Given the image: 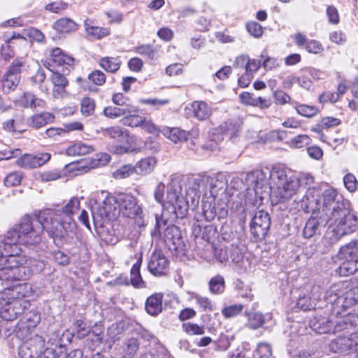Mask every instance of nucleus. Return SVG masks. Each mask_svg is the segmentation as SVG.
Instances as JSON below:
<instances>
[{
    "instance_id": "obj_59",
    "label": "nucleus",
    "mask_w": 358,
    "mask_h": 358,
    "mask_svg": "<svg viewBox=\"0 0 358 358\" xmlns=\"http://www.w3.org/2000/svg\"><path fill=\"white\" fill-rule=\"evenodd\" d=\"M311 139L308 135L301 134L291 140L290 145L294 148H301L309 145Z\"/></svg>"
},
{
    "instance_id": "obj_64",
    "label": "nucleus",
    "mask_w": 358,
    "mask_h": 358,
    "mask_svg": "<svg viewBox=\"0 0 358 358\" xmlns=\"http://www.w3.org/2000/svg\"><path fill=\"white\" fill-rule=\"evenodd\" d=\"M88 79L94 84L101 86L106 82V75L99 70L93 71L88 75Z\"/></svg>"
},
{
    "instance_id": "obj_1",
    "label": "nucleus",
    "mask_w": 358,
    "mask_h": 358,
    "mask_svg": "<svg viewBox=\"0 0 358 358\" xmlns=\"http://www.w3.org/2000/svg\"><path fill=\"white\" fill-rule=\"evenodd\" d=\"M80 206L79 199L73 197L61 209H45L35 214V217L25 215L8 231V237L11 241L17 240L23 245H32L41 241V233L45 230L56 244H61L76 233L73 215Z\"/></svg>"
},
{
    "instance_id": "obj_44",
    "label": "nucleus",
    "mask_w": 358,
    "mask_h": 358,
    "mask_svg": "<svg viewBox=\"0 0 358 358\" xmlns=\"http://www.w3.org/2000/svg\"><path fill=\"white\" fill-rule=\"evenodd\" d=\"M341 275H350L358 271V262L355 260L344 259L338 269Z\"/></svg>"
},
{
    "instance_id": "obj_53",
    "label": "nucleus",
    "mask_w": 358,
    "mask_h": 358,
    "mask_svg": "<svg viewBox=\"0 0 358 358\" xmlns=\"http://www.w3.org/2000/svg\"><path fill=\"white\" fill-rule=\"evenodd\" d=\"M95 106V101L93 99L85 97L81 101L80 111L83 115L88 117L93 114Z\"/></svg>"
},
{
    "instance_id": "obj_36",
    "label": "nucleus",
    "mask_w": 358,
    "mask_h": 358,
    "mask_svg": "<svg viewBox=\"0 0 358 358\" xmlns=\"http://www.w3.org/2000/svg\"><path fill=\"white\" fill-rule=\"evenodd\" d=\"M99 64L106 72L113 73L119 70L122 62L118 57H104L99 59Z\"/></svg>"
},
{
    "instance_id": "obj_34",
    "label": "nucleus",
    "mask_w": 358,
    "mask_h": 358,
    "mask_svg": "<svg viewBox=\"0 0 358 358\" xmlns=\"http://www.w3.org/2000/svg\"><path fill=\"white\" fill-rule=\"evenodd\" d=\"M323 211H327L332 205L333 207L336 206L338 201L344 202L341 196H338L336 190L333 188L326 189L323 192Z\"/></svg>"
},
{
    "instance_id": "obj_4",
    "label": "nucleus",
    "mask_w": 358,
    "mask_h": 358,
    "mask_svg": "<svg viewBox=\"0 0 358 358\" xmlns=\"http://www.w3.org/2000/svg\"><path fill=\"white\" fill-rule=\"evenodd\" d=\"M328 222L334 226L332 232L337 239L355 232L358 229V219L351 214L345 202H337L331 210Z\"/></svg>"
},
{
    "instance_id": "obj_27",
    "label": "nucleus",
    "mask_w": 358,
    "mask_h": 358,
    "mask_svg": "<svg viewBox=\"0 0 358 358\" xmlns=\"http://www.w3.org/2000/svg\"><path fill=\"white\" fill-rule=\"evenodd\" d=\"M339 256L343 259H351L358 262V239L352 240L339 250Z\"/></svg>"
},
{
    "instance_id": "obj_56",
    "label": "nucleus",
    "mask_w": 358,
    "mask_h": 358,
    "mask_svg": "<svg viewBox=\"0 0 358 358\" xmlns=\"http://www.w3.org/2000/svg\"><path fill=\"white\" fill-rule=\"evenodd\" d=\"M213 177L209 176H202L198 177V197L199 199L201 194H206L207 192L209 191V185L212 184Z\"/></svg>"
},
{
    "instance_id": "obj_22",
    "label": "nucleus",
    "mask_w": 358,
    "mask_h": 358,
    "mask_svg": "<svg viewBox=\"0 0 358 358\" xmlns=\"http://www.w3.org/2000/svg\"><path fill=\"white\" fill-rule=\"evenodd\" d=\"M321 72L313 68H308L302 70L301 76H298L299 85L307 90H310L313 86L314 80H317L320 78Z\"/></svg>"
},
{
    "instance_id": "obj_31",
    "label": "nucleus",
    "mask_w": 358,
    "mask_h": 358,
    "mask_svg": "<svg viewBox=\"0 0 358 358\" xmlns=\"http://www.w3.org/2000/svg\"><path fill=\"white\" fill-rule=\"evenodd\" d=\"M185 190L186 196L191 200L193 205L199 203L198 197V177L197 178H187L185 181Z\"/></svg>"
},
{
    "instance_id": "obj_12",
    "label": "nucleus",
    "mask_w": 358,
    "mask_h": 358,
    "mask_svg": "<svg viewBox=\"0 0 358 358\" xmlns=\"http://www.w3.org/2000/svg\"><path fill=\"white\" fill-rule=\"evenodd\" d=\"M164 238L171 250L184 254L186 245L182 240L181 231L178 227L173 224L168 225L164 229Z\"/></svg>"
},
{
    "instance_id": "obj_9",
    "label": "nucleus",
    "mask_w": 358,
    "mask_h": 358,
    "mask_svg": "<svg viewBox=\"0 0 358 358\" xmlns=\"http://www.w3.org/2000/svg\"><path fill=\"white\" fill-rule=\"evenodd\" d=\"M3 266L0 268V280L10 282L24 280L30 275L28 267L22 265H12L8 262H0Z\"/></svg>"
},
{
    "instance_id": "obj_63",
    "label": "nucleus",
    "mask_w": 358,
    "mask_h": 358,
    "mask_svg": "<svg viewBox=\"0 0 358 358\" xmlns=\"http://www.w3.org/2000/svg\"><path fill=\"white\" fill-rule=\"evenodd\" d=\"M343 183L350 192H355L358 187V181L352 173H348L344 176Z\"/></svg>"
},
{
    "instance_id": "obj_10",
    "label": "nucleus",
    "mask_w": 358,
    "mask_h": 358,
    "mask_svg": "<svg viewBox=\"0 0 358 358\" xmlns=\"http://www.w3.org/2000/svg\"><path fill=\"white\" fill-rule=\"evenodd\" d=\"M271 226V219L268 213L264 210L255 213L250 222V230L256 240L265 238Z\"/></svg>"
},
{
    "instance_id": "obj_25",
    "label": "nucleus",
    "mask_w": 358,
    "mask_h": 358,
    "mask_svg": "<svg viewBox=\"0 0 358 358\" xmlns=\"http://www.w3.org/2000/svg\"><path fill=\"white\" fill-rule=\"evenodd\" d=\"M85 31L88 37L93 39H101L110 34V29L93 25L90 19L84 22Z\"/></svg>"
},
{
    "instance_id": "obj_30",
    "label": "nucleus",
    "mask_w": 358,
    "mask_h": 358,
    "mask_svg": "<svg viewBox=\"0 0 358 358\" xmlns=\"http://www.w3.org/2000/svg\"><path fill=\"white\" fill-rule=\"evenodd\" d=\"M230 210L232 217L237 220L241 228H243L246 222V212L242 202L239 200L233 201Z\"/></svg>"
},
{
    "instance_id": "obj_47",
    "label": "nucleus",
    "mask_w": 358,
    "mask_h": 358,
    "mask_svg": "<svg viewBox=\"0 0 358 358\" xmlns=\"http://www.w3.org/2000/svg\"><path fill=\"white\" fill-rule=\"evenodd\" d=\"M28 68V62L26 57H17L10 64L8 70L14 74L20 76L22 71Z\"/></svg>"
},
{
    "instance_id": "obj_55",
    "label": "nucleus",
    "mask_w": 358,
    "mask_h": 358,
    "mask_svg": "<svg viewBox=\"0 0 358 358\" xmlns=\"http://www.w3.org/2000/svg\"><path fill=\"white\" fill-rule=\"evenodd\" d=\"M222 129L226 134L233 137L236 136L239 131L241 123L237 120H229L223 124Z\"/></svg>"
},
{
    "instance_id": "obj_50",
    "label": "nucleus",
    "mask_w": 358,
    "mask_h": 358,
    "mask_svg": "<svg viewBox=\"0 0 358 358\" xmlns=\"http://www.w3.org/2000/svg\"><path fill=\"white\" fill-rule=\"evenodd\" d=\"M31 82L33 85H38L39 90L43 93L48 92V87L43 85V83L45 80V73L43 69H39L36 73L31 77Z\"/></svg>"
},
{
    "instance_id": "obj_23",
    "label": "nucleus",
    "mask_w": 358,
    "mask_h": 358,
    "mask_svg": "<svg viewBox=\"0 0 358 358\" xmlns=\"http://www.w3.org/2000/svg\"><path fill=\"white\" fill-rule=\"evenodd\" d=\"M51 81L54 85L53 96L55 98L62 97L66 94V87L69 82L66 78L62 73L52 70Z\"/></svg>"
},
{
    "instance_id": "obj_32",
    "label": "nucleus",
    "mask_w": 358,
    "mask_h": 358,
    "mask_svg": "<svg viewBox=\"0 0 358 358\" xmlns=\"http://www.w3.org/2000/svg\"><path fill=\"white\" fill-rule=\"evenodd\" d=\"M157 160L155 157H148L140 160L135 166L136 173L145 176L151 173L155 165Z\"/></svg>"
},
{
    "instance_id": "obj_8",
    "label": "nucleus",
    "mask_w": 358,
    "mask_h": 358,
    "mask_svg": "<svg viewBox=\"0 0 358 358\" xmlns=\"http://www.w3.org/2000/svg\"><path fill=\"white\" fill-rule=\"evenodd\" d=\"M120 213L117 196H107L96 209L91 208L92 218L94 226H102L103 219L116 220Z\"/></svg>"
},
{
    "instance_id": "obj_37",
    "label": "nucleus",
    "mask_w": 358,
    "mask_h": 358,
    "mask_svg": "<svg viewBox=\"0 0 358 358\" xmlns=\"http://www.w3.org/2000/svg\"><path fill=\"white\" fill-rule=\"evenodd\" d=\"M53 28L59 33H69L77 30V24L69 18H61L54 23Z\"/></svg>"
},
{
    "instance_id": "obj_39",
    "label": "nucleus",
    "mask_w": 358,
    "mask_h": 358,
    "mask_svg": "<svg viewBox=\"0 0 358 358\" xmlns=\"http://www.w3.org/2000/svg\"><path fill=\"white\" fill-rule=\"evenodd\" d=\"M208 289L213 294H221L225 289V280L223 276L217 275L208 282Z\"/></svg>"
},
{
    "instance_id": "obj_58",
    "label": "nucleus",
    "mask_w": 358,
    "mask_h": 358,
    "mask_svg": "<svg viewBox=\"0 0 358 358\" xmlns=\"http://www.w3.org/2000/svg\"><path fill=\"white\" fill-rule=\"evenodd\" d=\"M243 310V305L234 304L223 308L221 312L225 318H230L238 315Z\"/></svg>"
},
{
    "instance_id": "obj_5",
    "label": "nucleus",
    "mask_w": 358,
    "mask_h": 358,
    "mask_svg": "<svg viewBox=\"0 0 358 358\" xmlns=\"http://www.w3.org/2000/svg\"><path fill=\"white\" fill-rule=\"evenodd\" d=\"M310 328L317 334H334L346 331L349 332L352 328V324L348 317H343L338 321L333 327V322L327 313H317L309 322Z\"/></svg>"
},
{
    "instance_id": "obj_6",
    "label": "nucleus",
    "mask_w": 358,
    "mask_h": 358,
    "mask_svg": "<svg viewBox=\"0 0 358 358\" xmlns=\"http://www.w3.org/2000/svg\"><path fill=\"white\" fill-rule=\"evenodd\" d=\"M117 201L120 213L125 217L134 219L139 227L148 224V216L138 203V199L131 194L120 193L117 194Z\"/></svg>"
},
{
    "instance_id": "obj_51",
    "label": "nucleus",
    "mask_w": 358,
    "mask_h": 358,
    "mask_svg": "<svg viewBox=\"0 0 358 358\" xmlns=\"http://www.w3.org/2000/svg\"><path fill=\"white\" fill-rule=\"evenodd\" d=\"M264 323V319L262 314L259 313H251L248 314L247 326L252 329H257L261 327Z\"/></svg>"
},
{
    "instance_id": "obj_13",
    "label": "nucleus",
    "mask_w": 358,
    "mask_h": 358,
    "mask_svg": "<svg viewBox=\"0 0 358 358\" xmlns=\"http://www.w3.org/2000/svg\"><path fill=\"white\" fill-rule=\"evenodd\" d=\"M51 155L48 152L38 153L37 155L24 154L17 158L15 164L17 166L31 169L40 167L50 159Z\"/></svg>"
},
{
    "instance_id": "obj_61",
    "label": "nucleus",
    "mask_w": 358,
    "mask_h": 358,
    "mask_svg": "<svg viewBox=\"0 0 358 358\" xmlns=\"http://www.w3.org/2000/svg\"><path fill=\"white\" fill-rule=\"evenodd\" d=\"M273 97L274 103L276 105H285L286 103H290L292 99L290 96L283 92L282 90H277L273 92Z\"/></svg>"
},
{
    "instance_id": "obj_24",
    "label": "nucleus",
    "mask_w": 358,
    "mask_h": 358,
    "mask_svg": "<svg viewBox=\"0 0 358 358\" xmlns=\"http://www.w3.org/2000/svg\"><path fill=\"white\" fill-rule=\"evenodd\" d=\"M49 59L55 66L62 65L73 66L75 62L73 57L65 54L59 48H55L51 50Z\"/></svg>"
},
{
    "instance_id": "obj_38",
    "label": "nucleus",
    "mask_w": 358,
    "mask_h": 358,
    "mask_svg": "<svg viewBox=\"0 0 358 358\" xmlns=\"http://www.w3.org/2000/svg\"><path fill=\"white\" fill-rule=\"evenodd\" d=\"M93 150L92 145L78 142L70 145L66 149V154L70 156L85 155L91 153Z\"/></svg>"
},
{
    "instance_id": "obj_20",
    "label": "nucleus",
    "mask_w": 358,
    "mask_h": 358,
    "mask_svg": "<svg viewBox=\"0 0 358 358\" xmlns=\"http://www.w3.org/2000/svg\"><path fill=\"white\" fill-rule=\"evenodd\" d=\"M18 103L20 106L26 108L43 109L46 107L45 100L38 98L31 92H24L18 99Z\"/></svg>"
},
{
    "instance_id": "obj_60",
    "label": "nucleus",
    "mask_w": 358,
    "mask_h": 358,
    "mask_svg": "<svg viewBox=\"0 0 358 358\" xmlns=\"http://www.w3.org/2000/svg\"><path fill=\"white\" fill-rule=\"evenodd\" d=\"M183 330L189 335H202L205 332L204 326H199L194 323H185L182 324Z\"/></svg>"
},
{
    "instance_id": "obj_49",
    "label": "nucleus",
    "mask_w": 358,
    "mask_h": 358,
    "mask_svg": "<svg viewBox=\"0 0 358 358\" xmlns=\"http://www.w3.org/2000/svg\"><path fill=\"white\" fill-rule=\"evenodd\" d=\"M294 108L299 115L308 118L315 116L319 113V109L314 106L299 104L295 105Z\"/></svg>"
},
{
    "instance_id": "obj_33",
    "label": "nucleus",
    "mask_w": 358,
    "mask_h": 358,
    "mask_svg": "<svg viewBox=\"0 0 358 358\" xmlns=\"http://www.w3.org/2000/svg\"><path fill=\"white\" fill-rule=\"evenodd\" d=\"M20 80V76L9 72L7 69L2 78V87L4 92L9 93L14 90L18 85Z\"/></svg>"
},
{
    "instance_id": "obj_18",
    "label": "nucleus",
    "mask_w": 358,
    "mask_h": 358,
    "mask_svg": "<svg viewBox=\"0 0 358 358\" xmlns=\"http://www.w3.org/2000/svg\"><path fill=\"white\" fill-rule=\"evenodd\" d=\"M324 299L331 304V310L336 315L341 314V311L350 306V303L345 301L346 298L338 296L333 290H327L324 295Z\"/></svg>"
},
{
    "instance_id": "obj_62",
    "label": "nucleus",
    "mask_w": 358,
    "mask_h": 358,
    "mask_svg": "<svg viewBox=\"0 0 358 358\" xmlns=\"http://www.w3.org/2000/svg\"><path fill=\"white\" fill-rule=\"evenodd\" d=\"M296 306L299 309L306 311L310 310L311 308H315V303H313L311 299L308 296L303 294V296H299L296 302Z\"/></svg>"
},
{
    "instance_id": "obj_17",
    "label": "nucleus",
    "mask_w": 358,
    "mask_h": 358,
    "mask_svg": "<svg viewBox=\"0 0 358 358\" xmlns=\"http://www.w3.org/2000/svg\"><path fill=\"white\" fill-rule=\"evenodd\" d=\"M23 311L24 307L21 301L12 299L11 301H7L3 306L1 307L0 316L4 320L12 321L23 313Z\"/></svg>"
},
{
    "instance_id": "obj_41",
    "label": "nucleus",
    "mask_w": 358,
    "mask_h": 358,
    "mask_svg": "<svg viewBox=\"0 0 358 358\" xmlns=\"http://www.w3.org/2000/svg\"><path fill=\"white\" fill-rule=\"evenodd\" d=\"M142 263V258L140 257L137 262L133 265L131 269V281L132 285L136 287H144V281L143 280L141 273L140 268Z\"/></svg>"
},
{
    "instance_id": "obj_11",
    "label": "nucleus",
    "mask_w": 358,
    "mask_h": 358,
    "mask_svg": "<svg viewBox=\"0 0 358 358\" xmlns=\"http://www.w3.org/2000/svg\"><path fill=\"white\" fill-rule=\"evenodd\" d=\"M329 347L334 352L358 353V334H351L349 337L338 336L331 342Z\"/></svg>"
},
{
    "instance_id": "obj_21",
    "label": "nucleus",
    "mask_w": 358,
    "mask_h": 358,
    "mask_svg": "<svg viewBox=\"0 0 358 358\" xmlns=\"http://www.w3.org/2000/svg\"><path fill=\"white\" fill-rule=\"evenodd\" d=\"M177 218L172 217V213L169 212V208L167 210L164 208L161 216L155 215L156 224L154 231L152 232V236L161 237L166 227L170 224H168V222L172 223Z\"/></svg>"
},
{
    "instance_id": "obj_26",
    "label": "nucleus",
    "mask_w": 358,
    "mask_h": 358,
    "mask_svg": "<svg viewBox=\"0 0 358 358\" xmlns=\"http://www.w3.org/2000/svg\"><path fill=\"white\" fill-rule=\"evenodd\" d=\"M163 295L156 293L149 296L145 302L147 313L152 316L159 315L162 311Z\"/></svg>"
},
{
    "instance_id": "obj_28",
    "label": "nucleus",
    "mask_w": 358,
    "mask_h": 358,
    "mask_svg": "<svg viewBox=\"0 0 358 358\" xmlns=\"http://www.w3.org/2000/svg\"><path fill=\"white\" fill-rule=\"evenodd\" d=\"M134 111L133 106H124V107L117 105L115 106H110L104 108L103 115L108 118L115 119L122 116L125 117Z\"/></svg>"
},
{
    "instance_id": "obj_19",
    "label": "nucleus",
    "mask_w": 358,
    "mask_h": 358,
    "mask_svg": "<svg viewBox=\"0 0 358 358\" xmlns=\"http://www.w3.org/2000/svg\"><path fill=\"white\" fill-rule=\"evenodd\" d=\"M227 189V182L225 180L213 178L212 184L209 185V192L214 200L217 198L218 200L227 204L229 200Z\"/></svg>"
},
{
    "instance_id": "obj_40",
    "label": "nucleus",
    "mask_w": 358,
    "mask_h": 358,
    "mask_svg": "<svg viewBox=\"0 0 358 358\" xmlns=\"http://www.w3.org/2000/svg\"><path fill=\"white\" fill-rule=\"evenodd\" d=\"M320 225V220L316 217L311 216L306 222L303 231L304 238H310L313 237L318 231Z\"/></svg>"
},
{
    "instance_id": "obj_54",
    "label": "nucleus",
    "mask_w": 358,
    "mask_h": 358,
    "mask_svg": "<svg viewBox=\"0 0 358 358\" xmlns=\"http://www.w3.org/2000/svg\"><path fill=\"white\" fill-rule=\"evenodd\" d=\"M23 174L20 171H13L8 173L4 178L3 182L6 187L19 185L22 180Z\"/></svg>"
},
{
    "instance_id": "obj_16",
    "label": "nucleus",
    "mask_w": 358,
    "mask_h": 358,
    "mask_svg": "<svg viewBox=\"0 0 358 358\" xmlns=\"http://www.w3.org/2000/svg\"><path fill=\"white\" fill-rule=\"evenodd\" d=\"M185 110L190 116L199 121L208 120L213 113L212 108L203 101H194L188 105Z\"/></svg>"
},
{
    "instance_id": "obj_35",
    "label": "nucleus",
    "mask_w": 358,
    "mask_h": 358,
    "mask_svg": "<svg viewBox=\"0 0 358 358\" xmlns=\"http://www.w3.org/2000/svg\"><path fill=\"white\" fill-rule=\"evenodd\" d=\"M164 135L175 143L184 142L187 139L189 133L178 127L167 128L164 130Z\"/></svg>"
},
{
    "instance_id": "obj_45",
    "label": "nucleus",
    "mask_w": 358,
    "mask_h": 358,
    "mask_svg": "<svg viewBox=\"0 0 358 358\" xmlns=\"http://www.w3.org/2000/svg\"><path fill=\"white\" fill-rule=\"evenodd\" d=\"M234 287L238 293V295L248 301H252L254 295L252 289L244 284L243 281L237 279L234 281Z\"/></svg>"
},
{
    "instance_id": "obj_15",
    "label": "nucleus",
    "mask_w": 358,
    "mask_h": 358,
    "mask_svg": "<svg viewBox=\"0 0 358 358\" xmlns=\"http://www.w3.org/2000/svg\"><path fill=\"white\" fill-rule=\"evenodd\" d=\"M148 268L154 275H164L168 272L169 262L162 252L155 250L150 256Z\"/></svg>"
},
{
    "instance_id": "obj_46",
    "label": "nucleus",
    "mask_w": 358,
    "mask_h": 358,
    "mask_svg": "<svg viewBox=\"0 0 358 358\" xmlns=\"http://www.w3.org/2000/svg\"><path fill=\"white\" fill-rule=\"evenodd\" d=\"M133 108L135 111L131 113L129 115H125L124 118L123 119V124L124 125L132 127H141V124L144 120V117L137 115L138 110L136 107L133 106Z\"/></svg>"
},
{
    "instance_id": "obj_7",
    "label": "nucleus",
    "mask_w": 358,
    "mask_h": 358,
    "mask_svg": "<svg viewBox=\"0 0 358 358\" xmlns=\"http://www.w3.org/2000/svg\"><path fill=\"white\" fill-rule=\"evenodd\" d=\"M22 244L17 240L11 241L7 231L0 243V262H8V264L15 266H24L27 263V259L25 255H22L20 245Z\"/></svg>"
},
{
    "instance_id": "obj_52",
    "label": "nucleus",
    "mask_w": 358,
    "mask_h": 358,
    "mask_svg": "<svg viewBox=\"0 0 358 358\" xmlns=\"http://www.w3.org/2000/svg\"><path fill=\"white\" fill-rule=\"evenodd\" d=\"M202 214L206 221L210 222L213 220L217 215L215 204L208 201H203Z\"/></svg>"
},
{
    "instance_id": "obj_48",
    "label": "nucleus",
    "mask_w": 358,
    "mask_h": 358,
    "mask_svg": "<svg viewBox=\"0 0 358 358\" xmlns=\"http://www.w3.org/2000/svg\"><path fill=\"white\" fill-rule=\"evenodd\" d=\"M103 333V325L101 324H95L92 329H90V333L87 336L90 337V339L95 345H99L102 343Z\"/></svg>"
},
{
    "instance_id": "obj_29",
    "label": "nucleus",
    "mask_w": 358,
    "mask_h": 358,
    "mask_svg": "<svg viewBox=\"0 0 358 358\" xmlns=\"http://www.w3.org/2000/svg\"><path fill=\"white\" fill-rule=\"evenodd\" d=\"M54 119L53 114L47 112L41 113L32 115L28 120V125L35 129H39L47 124L53 122Z\"/></svg>"
},
{
    "instance_id": "obj_42",
    "label": "nucleus",
    "mask_w": 358,
    "mask_h": 358,
    "mask_svg": "<svg viewBox=\"0 0 358 358\" xmlns=\"http://www.w3.org/2000/svg\"><path fill=\"white\" fill-rule=\"evenodd\" d=\"M137 339L131 338L125 341L122 345L123 358H132L138 350Z\"/></svg>"
},
{
    "instance_id": "obj_14",
    "label": "nucleus",
    "mask_w": 358,
    "mask_h": 358,
    "mask_svg": "<svg viewBox=\"0 0 358 358\" xmlns=\"http://www.w3.org/2000/svg\"><path fill=\"white\" fill-rule=\"evenodd\" d=\"M43 351V341L41 337L36 336L20 347L19 354L22 358H45V355H41Z\"/></svg>"
},
{
    "instance_id": "obj_43",
    "label": "nucleus",
    "mask_w": 358,
    "mask_h": 358,
    "mask_svg": "<svg viewBox=\"0 0 358 358\" xmlns=\"http://www.w3.org/2000/svg\"><path fill=\"white\" fill-rule=\"evenodd\" d=\"M192 299L195 300L201 311L212 312L214 310L215 304L208 297L194 294Z\"/></svg>"
},
{
    "instance_id": "obj_3",
    "label": "nucleus",
    "mask_w": 358,
    "mask_h": 358,
    "mask_svg": "<svg viewBox=\"0 0 358 358\" xmlns=\"http://www.w3.org/2000/svg\"><path fill=\"white\" fill-rule=\"evenodd\" d=\"M184 182L180 176H173L168 185L163 207L169 209L173 218H183L189 209L188 197L182 190Z\"/></svg>"
},
{
    "instance_id": "obj_57",
    "label": "nucleus",
    "mask_w": 358,
    "mask_h": 358,
    "mask_svg": "<svg viewBox=\"0 0 358 358\" xmlns=\"http://www.w3.org/2000/svg\"><path fill=\"white\" fill-rule=\"evenodd\" d=\"M133 173H136L135 166L127 164L121 166L113 173V176L116 179L126 178L130 176Z\"/></svg>"
},
{
    "instance_id": "obj_2",
    "label": "nucleus",
    "mask_w": 358,
    "mask_h": 358,
    "mask_svg": "<svg viewBox=\"0 0 358 358\" xmlns=\"http://www.w3.org/2000/svg\"><path fill=\"white\" fill-rule=\"evenodd\" d=\"M269 177L270 184L264 171L255 170L246 173L243 180L247 189H252L255 196L260 199H263L272 189L280 199H289L296 194L299 187L298 177L280 166L273 167Z\"/></svg>"
}]
</instances>
